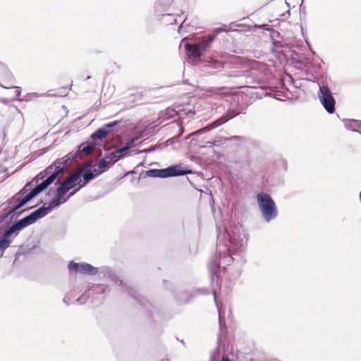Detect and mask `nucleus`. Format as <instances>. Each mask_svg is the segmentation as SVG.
<instances>
[{
    "instance_id": "30",
    "label": "nucleus",
    "mask_w": 361,
    "mask_h": 361,
    "mask_svg": "<svg viewBox=\"0 0 361 361\" xmlns=\"http://www.w3.org/2000/svg\"><path fill=\"white\" fill-rule=\"evenodd\" d=\"M266 26V25H261V27L264 30H269L271 32V37L272 39L279 35V32L278 31L274 30L273 28L267 29L265 27Z\"/></svg>"
},
{
    "instance_id": "38",
    "label": "nucleus",
    "mask_w": 361,
    "mask_h": 361,
    "mask_svg": "<svg viewBox=\"0 0 361 361\" xmlns=\"http://www.w3.org/2000/svg\"><path fill=\"white\" fill-rule=\"evenodd\" d=\"M222 361H231V360H229V358L228 357L225 356V357H223Z\"/></svg>"
},
{
    "instance_id": "22",
    "label": "nucleus",
    "mask_w": 361,
    "mask_h": 361,
    "mask_svg": "<svg viewBox=\"0 0 361 361\" xmlns=\"http://www.w3.org/2000/svg\"><path fill=\"white\" fill-rule=\"evenodd\" d=\"M126 291H128V294L131 295L140 305H143L144 307H146V304L148 302L141 295H139L132 288H128Z\"/></svg>"
},
{
    "instance_id": "11",
    "label": "nucleus",
    "mask_w": 361,
    "mask_h": 361,
    "mask_svg": "<svg viewBox=\"0 0 361 361\" xmlns=\"http://www.w3.org/2000/svg\"><path fill=\"white\" fill-rule=\"evenodd\" d=\"M68 269L69 271L89 276H95L99 272L98 268L86 262L78 263L71 261L68 264Z\"/></svg>"
},
{
    "instance_id": "28",
    "label": "nucleus",
    "mask_w": 361,
    "mask_h": 361,
    "mask_svg": "<svg viewBox=\"0 0 361 361\" xmlns=\"http://www.w3.org/2000/svg\"><path fill=\"white\" fill-rule=\"evenodd\" d=\"M110 165H111L110 163L109 162L108 159L106 158L100 159L98 163V166L99 169H103L102 171H104Z\"/></svg>"
},
{
    "instance_id": "20",
    "label": "nucleus",
    "mask_w": 361,
    "mask_h": 361,
    "mask_svg": "<svg viewBox=\"0 0 361 361\" xmlns=\"http://www.w3.org/2000/svg\"><path fill=\"white\" fill-rule=\"evenodd\" d=\"M228 120V118H221L219 119H217L215 121L212 122V123L207 125L206 127L197 131V133L211 130L221 126V124L226 123Z\"/></svg>"
},
{
    "instance_id": "1",
    "label": "nucleus",
    "mask_w": 361,
    "mask_h": 361,
    "mask_svg": "<svg viewBox=\"0 0 361 361\" xmlns=\"http://www.w3.org/2000/svg\"><path fill=\"white\" fill-rule=\"evenodd\" d=\"M226 234L228 239L229 245H216V253L211 260L209 268L211 274V282L218 283L219 269L221 265H230L234 261L233 255L237 252H243L247 244V238L241 224H237L226 228Z\"/></svg>"
},
{
    "instance_id": "3",
    "label": "nucleus",
    "mask_w": 361,
    "mask_h": 361,
    "mask_svg": "<svg viewBox=\"0 0 361 361\" xmlns=\"http://www.w3.org/2000/svg\"><path fill=\"white\" fill-rule=\"evenodd\" d=\"M223 31L224 30L221 27L216 28L213 34L202 37V39L197 43L186 42L185 44V49L188 59L192 62L199 61L203 53L215 39L216 35Z\"/></svg>"
},
{
    "instance_id": "14",
    "label": "nucleus",
    "mask_w": 361,
    "mask_h": 361,
    "mask_svg": "<svg viewBox=\"0 0 361 361\" xmlns=\"http://www.w3.org/2000/svg\"><path fill=\"white\" fill-rule=\"evenodd\" d=\"M118 123V121H114L106 123L102 128H100L94 132L91 135L90 137L93 140H102L103 138H105L109 134L111 133V128L116 126Z\"/></svg>"
},
{
    "instance_id": "10",
    "label": "nucleus",
    "mask_w": 361,
    "mask_h": 361,
    "mask_svg": "<svg viewBox=\"0 0 361 361\" xmlns=\"http://www.w3.org/2000/svg\"><path fill=\"white\" fill-rule=\"evenodd\" d=\"M0 86L5 89H15L16 95L20 94L19 87H16L13 82V76L7 66L0 62Z\"/></svg>"
},
{
    "instance_id": "2",
    "label": "nucleus",
    "mask_w": 361,
    "mask_h": 361,
    "mask_svg": "<svg viewBox=\"0 0 361 361\" xmlns=\"http://www.w3.org/2000/svg\"><path fill=\"white\" fill-rule=\"evenodd\" d=\"M62 166H56V164H51L44 171L38 173L35 176V180L37 182L41 180L42 182L24 196V205L51 185L57 177L62 174Z\"/></svg>"
},
{
    "instance_id": "19",
    "label": "nucleus",
    "mask_w": 361,
    "mask_h": 361,
    "mask_svg": "<svg viewBox=\"0 0 361 361\" xmlns=\"http://www.w3.org/2000/svg\"><path fill=\"white\" fill-rule=\"evenodd\" d=\"M128 155V154L127 153L122 154L121 152H118L116 149V150L111 152L108 156H106V159H108L111 165H113L121 159L127 157Z\"/></svg>"
},
{
    "instance_id": "8",
    "label": "nucleus",
    "mask_w": 361,
    "mask_h": 361,
    "mask_svg": "<svg viewBox=\"0 0 361 361\" xmlns=\"http://www.w3.org/2000/svg\"><path fill=\"white\" fill-rule=\"evenodd\" d=\"M92 167V163L90 162V164L83 165L75 170V173H79V178L81 177L82 178V180H80L78 182L79 183V188H82L92 180L102 173V171L98 172L96 169L91 170Z\"/></svg>"
},
{
    "instance_id": "18",
    "label": "nucleus",
    "mask_w": 361,
    "mask_h": 361,
    "mask_svg": "<svg viewBox=\"0 0 361 361\" xmlns=\"http://www.w3.org/2000/svg\"><path fill=\"white\" fill-rule=\"evenodd\" d=\"M345 127L353 132L358 133L361 135V120L347 119L344 120Z\"/></svg>"
},
{
    "instance_id": "5",
    "label": "nucleus",
    "mask_w": 361,
    "mask_h": 361,
    "mask_svg": "<svg viewBox=\"0 0 361 361\" xmlns=\"http://www.w3.org/2000/svg\"><path fill=\"white\" fill-rule=\"evenodd\" d=\"M96 145L93 142H85L82 143L78 148L75 152L74 153H69L65 157L57 159L53 164H56V166H62L63 170L62 173H64L65 170L67 169L68 165L71 164V162L73 160L76 159L77 158L82 159V154L85 155H89L92 154L94 149H95Z\"/></svg>"
},
{
    "instance_id": "32",
    "label": "nucleus",
    "mask_w": 361,
    "mask_h": 361,
    "mask_svg": "<svg viewBox=\"0 0 361 361\" xmlns=\"http://www.w3.org/2000/svg\"><path fill=\"white\" fill-rule=\"evenodd\" d=\"M33 97H39L37 93H28L24 96V101L31 100Z\"/></svg>"
},
{
    "instance_id": "21",
    "label": "nucleus",
    "mask_w": 361,
    "mask_h": 361,
    "mask_svg": "<svg viewBox=\"0 0 361 361\" xmlns=\"http://www.w3.org/2000/svg\"><path fill=\"white\" fill-rule=\"evenodd\" d=\"M172 1L173 0H157L154 6L156 14L157 16L161 15L159 13L161 9L160 8H163L164 10L166 7L171 6Z\"/></svg>"
},
{
    "instance_id": "16",
    "label": "nucleus",
    "mask_w": 361,
    "mask_h": 361,
    "mask_svg": "<svg viewBox=\"0 0 361 361\" xmlns=\"http://www.w3.org/2000/svg\"><path fill=\"white\" fill-rule=\"evenodd\" d=\"M78 187H76L73 191L69 192L67 196L66 195H63L62 197H59L58 193H56L55 197L53 198L51 202V204L57 208L60 205L66 203L71 197H73L77 192H78L81 188H79V183H77Z\"/></svg>"
},
{
    "instance_id": "26",
    "label": "nucleus",
    "mask_w": 361,
    "mask_h": 361,
    "mask_svg": "<svg viewBox=\"0 0 361 361\" xmlns=\"http://www.w3.org/2000/svg\"><path fill=\"white\" fill-rule=\"evenodd\" d=\"M131 145L128 142L125 143L122 147L117 148V152H121L122 154L127 153L128 155L130 156L131 154H128V151L131 149Z\"/></svg>"
},
{
    "instance_id": "17",
    "label": "nucleus",
    "mask_w": 361,
    "mask_h": 361,
    "mask_svg": "<svg viewBox=\"0 0 361 361\" xmlns=\"http://www.w3.org/2000/svg\"><path fill=\"white\" fill-rule=\"evenodd\" d=\"M100 274H102L104 277L112 281L116 284H118L119 286H121L123 284V281L119 279L118 276H116L114 271L110 267H104L101 268Z\"/></svg>"
},
{
    "instance_id": "33",
    "label": "nucleus",
    "mask_w": 361,
    "mask_h": 361,
    "mask_svg": "<svg viewBox=\"0 0 361 361\" xmlns=\"http://www.w3.org/2000/svg\"><path fill=\"white\" fill-rule=\"evenodd\" d=\"M138 140H139V137H135L130 139L128 142L129 144H130L131 147L133 148V147L137 146V142L138 141Z\"/></svg>"
},
{
    "instance_id": "42",
    "label": "nucleus",
    "mask_w": 361,
    "mask_h": 361,
    "mask_svg": "<svg viewBox=\"0 0 361 361\" xmlns=\"http://www.w3.org/2000/svg\"><path fill=\"white\" fill-rule=\"evenodd\" d=\"M27 185L25 186H24L23 188V190H25V188H26Z\"/></svg>"
},
{
    "instance_id": "34",
    "label": "nucleus",
    "mask_w": 361,
    "mask_h": 361,
    "mask_svg": "<svg viewBox=\"0 0 361 361\" xmlns=\"http://www.w3.org/2000/svg\"><path fill=\"white\" fill-rule=\"evenodd\" d=\"M228 140H235V141H240V142H243L244 140V138L243 137H240V136H232L229 138H228Z\"/></svg>"
},
{
    "instance_id": "35",
    "label": "nucleus",
    "mask_w": 361,
    "mask_h": 361,
    "mask_svg": "<svg viewBox=\"0 0 361 361\" xmlns=\"http://www.w3.org/2000/svg\"><path fill=\"white\" fill-rule=\"evenodd\" d=\"M154 150H155V148L152 147V148L142 149V153H149V152H152Z\"/></svg>"
},
{
    "instance_id": "39",
    "label": "nucleus",
    "mask_w": 361,
    "mask_h": 361,
    "mask_svg": "<svg viewBox=\"0 0 361 361\" xmlns=\"http://www.w3.org/2000/svg\"><path fill=\"white\" fill-rule=\"evenodd\" d=\"M90 78H91L90 76H87L86 79H87V80H90Z\"/></svg>"
},
{
    "instance_id": "43",
    "label": "nucleus",
    "mask_w": 361,
    "mask_h": 361,
    "mask_svg": "<svg viewBox=\"0 0 361 361\" xmlns=\"http://www.w3.org/2000/svg\"><path fill=\"white\" fill-rule=\"evenodd\" d=\"M303 1V0L302 1V2Z\"/></svg>"
},
{
    "instance_id": "23",
    "label": "nucleus",
    "mask_w": 361,
    "mask_h": 361,
    "mask_svg": "<svg viewBox=\"0 0 361 361\" xmlns=\"http://www.w3.org/2000/svg\"><path fill=\"white\" fill-rule=\"evenodd\" d=\"M69 89L66 87H63L57 90L55 93H52L51 90L48 91L46 94H42V96H49V97H63L66 96L68 93Z\"/></svg>"
},
{
    "instance_id": "40",
    "label": "nucleus",
    "mask_w": 361,
    "mask_h": 361,
    "mask_svg": "<svg viewBox=\"0 0 361 361\" xmlns=\"http://www.w3.org/2000/svg\"><path fill=\"white\" fill-rule=\"evenodd\" d=\"M182 25H180L179 27H178V31L180 30Z\"/></svg>"
},
{
    "instance_id": "36",
    "label": "nucleus",
    "mask_w": 361,
    "mask_h": 361,
    "mask_svg": "<svg viewBox=\"0 0 361 361\" xmlns=\"http://www.w3.org/2000/svg\"><path fill=\"white\" fill-rule=\"evenodd\" d=\"M18 258V257L17 256V257L13 261V268L16 267L19 264Z\"/></svg>"
},
{
    "instance_id": "24",
    "label": "nucleus",
    "mask_w": 361,
    "mask_h": 361,
    "mask_svg": "<svg viewBox=\"0 0 361 361\" xmlns=\"http://www.w3.org/2000/svg\"><path fill=\"white\" fill-rule=\"evenodd\" d=\"M191 299V294L188 291H182L176 295V300L180 303L188 302Z\"/></svg>"
},
{
    "instance_id": "7",
    "label": "nucleus",
    "mask_w": 361,
    "mask_h": 361,
    "mask_svg": "<svg viewBox=\"0 0 361 361\" xmlns=\"http://www.w3.org/2000/svg\"><path fill=\"white\" fill-rule=\"evenodd\" d=\"M317 96L324 109L329 114H333L335 111L336 100L329 87L324 84L319 85Z\"/></svg>"
},
{
    "instance_id": "13",
    "label": "nucleus",
    "mask_w": 361,
    "mask_h": 361,
    "mask_svg": "<svg viewBox=\"0 0 361 361\" xmlns=\"http://www.w3.org/2000/svg\"><path fill=\"white\" fill-rule=\"evenodd\" d=\"M78 179L79 173H75L74 171L59 185L56 190V193H58L59 197H62L63 195H66L71 189L78 187L75 182Z\"/></svg>"
},
{
    "instance_id": "41",
    "label": "nucleus",
    "mask_w": 361,
    "mask_h": 361,
    "mask_svg": "<svg viewBox=\"0 0 361 361\" xmlns=\"http://www.w3.org/2000/svg\"><path fill=\"white\" fill-rule=\"evenodd\" d=\"M360 201H361V191H360Z\"/></svg>"
},
{
    "instance_id": "25",
    "label": "nucleus",
    "mask_w": 361,
    "mask_h": 361,
    "mask_svg": "<svg viewBox=\"0 0 361 361\" xmlns=\"http://www.w3.org/2000/svg\"><path fill=\"white\" fill-rule=\"evenodd\" d=\"M224 63L221 61L212 59L208 62L207 66L214 68L219 69L222 68L224 67Z\"/></svg>"
},
{
    "instance_id": "6",
    "label": "nucleus",
    "mask_w": 361,
    "mask_h": 361,
    "mask_svg": "<svg viewBox=\"0 0 361 361\" xmlns=\"http://www.w3.org/2000/svg\"><path fill=\"white\" fill-rule=\"evenodd\" d=\"M192 173L190 169H183L180 165H173L161 169H150L147 171V176L154 178H169Z\"/></svg>"
},
{
    "instance_id": "15",
    "label": "nucleus",
    "mask_w": 361,
    "mask_h": 361,
    "mask_svg": "<svg viewBox=\"0 0 361 361\" xmlns=\"http://www.w3.org/2000/svg\"><path fill=\"white\" fill-rule=\"evenodd\" d=\"M23 189L17 195V204L13 205L11 210L4 216V218L9 217L11 220L17 219V217L23 212L20 209L23 206Z\"/></svg>"
},
{
    "instance_id": "4",
    "label": "nucleus",
    "mask_w": 361,
    "mask_h": 361,
    "mask_svg": "<svg viewBox=\"0 0 361 361\" xmlns=\"http://www.w3.org/2000/svg\"><path fill=\"white\" fill-rule=\"evenodd\" d=\"M257 202L265 222L269 223L277 218L279 212L276 204L269 194L259 192L257 195Z\"/></svg>"
},
{
    "instance_id": "12",
    "label": "nucleus",
    "mask_w": 361,
    "mask_h": 361,
    "mask_svg": "<svg viewBox=\"0 0 361 361\" xmlns=\"http://www.w3.org/2000/svg\"><path fill=\"white\" fill-rule=\"evenodd\" d=\"M23 228V219L16 220L4 233V237L0 239V251H4L11 243L9 239L12 235H16Z\"/></svg>"
},
{
    "instance_id": "37",
    "label": "nucleus",
    "mask_w": 361,
    "mask_h": 361,
    "mask_svg": "<svg viewBox=\"0 0 361 361\" xmlns=\"http://www.w3.org/2000/svg\"><path fill=\"white\" fill-rule=\"evenodd\" d=\"M142 154V150H136L133 152V154Z\"/></svg>"
},
{
    "instance_id": "31",
    "label": "nucleus",
    "mask_w": 361,
    "mask_h": 361,
    "mask_svg": "<svg viewBox=\"0 0 361 361\" xmlns=\"http://www.w3.org/2000/svg\"><path fill=\"white\" fill-rule=\"evenodd\" d=\"M163 17L169 18V19L166 20V23L170 24L176 23V19L171 14H161Z\"/></svg>"
},
{
    "instance_id": "9",
    "label": "nucleus",
    "mask_w": 361,
    "mask_h": 361,
    "mask_svg": "<svg viewBox=\"0 0 361 361\" xmlns=\"http://www.w3.org/2000/svg\"><path fill=\"white\" fill-rule=\"evenodd\" d=\"M54 209L55 207L51 204V201L49 203H44L42 207L35 210L29 215L24 216V227L35 223L37 220L50 213Z\"/></svg>"
},
{
    "instance_id": "29",
    "label": "nucleus",
    "mask_w": 361,
    "mask_h": 361,
    "mask_svg": "<svg viewBox=\"0 0 361 361\" xmlns=\"http://www.w3.org/2000/svg\"><path fill=\"white\" fill-rule=\"evenodd\" d=\"M212 293L214 295V301H215V303H216V305L217 307V309H218V311H219V325L220 326H221L222 325V318H221V310H220V308L219 307V304L217 302V300H216V290L213 288L212 290Z\"/></svg>"
},
{
    "instance_id": "27",
    "label": "nucleus",
    "mask_w": 361,
    "mask_h": 361,
    "mask_svg": "<svg viewBox=\"0 0 361 361\" xmlns=\"http://www.w3.org/2000/svg\"><path fill=\"white\" fill-rule=\"evenodd\" d=\"M106 290L109 291V289H107V288L105 287L104 285H97L94 288V291L97 294H105L106 293Z\"/></svg>"
}]
</instances>
